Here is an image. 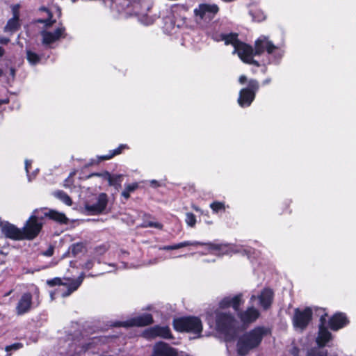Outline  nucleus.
I'll return each mask as SVG.
<instances>
[{
  "instance_id": "1",
  "label": "nucleus",
  "mask_w": 356,
  "mask_h": 356,
  "mask_svg": "<svg viewBox=\"0 0 356 356\" xmlns=\"http://www.w3.org/2000/svg\"><path fill=\"white\" fill-rule=\"evenodd\" d=\"M86 270L79 273L76 277H70L65 275L63 278L55 277L51 280L47 281L48 285L53 286L58 285V288L56 289L55 293L51 292L50 296L51 300H54V296H60L62 298L69 296L74 291H76L81 284L83 279L86 277H95L100 275H103L104 272H93L90 271L93 268H86Z\"/></svg>"
},
{
  "instance_id": "2",
  "label": "nucleus",
  "mask_w": 356,
  "mask_h": 356,
  "mask_svg": "<svg viewBox=\"0 0 356 356\" xmlns=\"http://www.w3.org/2000/svg\"><path fill=\"white\" fill-rule=\"evenodd\" d=\"M269 333V330L263 326H258L245 332L238 339L236 351L238 355L245 356L250 351L256 349L261 344L264 337Z\"/></svg>"
},
{
  "instance_id": "3",
  "label": "nucleus",
  "mask_w": 356,
  "mask_h": 356,
  "mask_svg": "<svg viewBox=\"0 0 356 356\" xmlns=\"http://www.w3.org/2000/svg\"><path fill=\"white\" fill-rule=\"evenodd\" d=\"M188 246H206L208 248V250L222 254H229V252L231 251V247L228 244L218 243L216 242L204 243L197 241H185L173 245H164L160 248V250L165 251H170L178 250Z\"/></svg>"
},
{
  "instance_id": "4",
  "label": "nucleus",
  "mask_w": 356,
  "mask_h": 356,
  "mask_svg": "<svg viewBox=\"0 0 356 356\" xmlns=\"http://www.w3.org/2000/svg\"><path fill=\"white\" fill-rule=\"evenodd\" d=\"M216 330L227 337L235 334L236 319L229 312L216 309L215 312Z\"/></svg>"
},
{
  "instance_id": "5",
  "label": "nucleus",
  "mask_w": 356,
  "mask_h": 356,
  "mask_svg": "<svg viewBox=\"0 0 356 356\" xmlns=\"http://www.w3.org/2000/svg\"><path fill=\"white\" fill-rule=\"evenodd\" d=\"M40 211L35 209L26 221L22 229L24 240L31 241L39 235L43 227V222L40 221Z\"/></svg>"
},
{
  "instance_id": "6",
  "label": "nucleus",
  "mask_w": 356,
  "mask_h": 356,
  "mask_svg": "<svg viewBox=\"0 0 356 356\" xmlns=\"http://www.w3.org/2000/svg\"><path fill=\"white\" fill-rule=\"evenodd\" d=\"M174 328L179 332H187L200 337L202 331V324L197 317H183L173 321Z\"/></svg>"
},
{
  "instance_id": "7",
  "label": "nucleus",
  "mask_w": 356,
  "mask_h": 356,
  "mask_svg": "<svg viewBox=\"0 0 356 356\" xmlns=\"http://www.w3.org/2000/svg\"><path fill=\"white\" fill-rule=\"evenodd\" d=\"M259 90V83L256 79H250L246 88H242L239 92L238 104L241 107H248L254 100L256 93Z\"/></svg>"
},
{
  "instance_id": "8",
  "label": "nucleus",
  "mask_w": 356,
  "mask_h": 356,
  "mask_svg": "<svg viewBox=\"0 0 356 356\" xmlns=\"http://www.w3.org/2000/svg\"><path fill=\"white\" fill-rule=\"evenodd\" d=\"M313 312L311 307L296 308L292 318L293 326L296 331H304L312 319Z\"/></svg>"
},
{
  "instance_id": "9",
  "label": "nucleus",
  "mask_w": 356,
  "mask_h": 356,
  "mask_svg": "<svg viewBox=\"0 0 356 356\" xmlns=\"http://www.w3.org/2000/svg\"><path fill=\"white\" fill-rule=\"evenodd\" d=\"M97 339H93L92 343L81 342V338L79 336V333L77 332L74 334H69L65 343L69 348L68 353L73 356V353L79 355L82 352L86 351L90 348V346L92 343H95Z\"/></svg>"
},
{
  "instance_id": "10",
  "label": "nucleus",
  "mask_w": 356,
  "mask_h": 356,
  "mask_svg": "<svg viewBox=\"0 0 356 356\" xmlns=\"http://www.w3.org/2000/svg\"><path fill=\"white\" fill-rule=\"evenodd\" d=\"M153 323V317L149 314H143L137 316L126 321H119L113 323V325L115 327H143L147 326Z\"/></svg>"
},
{
  "instance_id": "11",
  "label": "nucleus",
  "mask_w": 356,
  "mask_h": 356,
  "mask_svg": "<svg viewBox=\"0 0 356 356\" xmlns=\"http://www.w3.org/2000/svg\"><path fill=\"white\" fill-rule=\"evenodd\" d=\"M278 49V47L275 46L272 41L269 40L268 37L265 35H261L254 42L255 56H260L264 52H266L268 54H273Z\"/></svg>"
},
{
  "instance_id": "12",
  "label": "nucleus",
  "mask_w": 356,
  "mask_h": 356,
  "mask_svg": "<svg viewBox=\"0 0 356 356\" xmlns=\"http://www.w3.org/2000/svg\"><path fill=\"white\" fill-rule=\"evenodd\" d=\"M274 297V293L269 288L264 289L258 295H252L250 299V304H254L256 300H258V305L264 310L268 309L272 305Z\"/></svg>"
},
{
  "instance_id": "13",
  "label": "nucleus",
  "mask_w": 356,
  "mask_h": 356,
  "mask_svg": "<svg viewBox=\"0 0 356 356\" xmlns=\"http://www.w3.org/2000/svg\"><path fill=\"white\" fill-rule=\"evenodd\" d=\"M2 234L7 238L13 241L24 240L22 229L18 228L15 225L6 221L0 224Z\"/></svg>"
},
{
  "instance_id": "14",
  "label": "nucleus",
  "mask_w": 356,
  "mask_h": 356,
  "mask_svg": "<svg viewBox=\"0 0 356 356\" xmlns=\"http://www.w3.org/2000/svg\"><path fill=\"white\" fill-rule=\"evenodd\" d=\"M65 27L60 26L56 29L54 31H43L42 33V44L45 46H50L51 44L56 42L61 38H65L67 33L65 32Z\"/></svg>"
},
{
  "instance_id": "15",
  "label": "nucleus",
  "mask_w": 356,
  "mask_h": 356,
  "mask_svg": "<svg viewBox=\"0 0 356 356\" xmlns=\"http://www.w3.org/2000/svg\"><path fill=\"white\" fill-rule=\"evenodd\" d=\"M218 10V6L215 4L202 3L194 10V13L195 16L200 17L201 19L211 20L214 18Z\"/></svg>"
},
{
  "instance_id": "16",
  "label": "nucleus",
  "mask_w": 356,
  "mask_h": 356,
  "mask_svg": "<svg viewBox=\"0 0 356 356\" xmlns=\"http://www.w3.org/2000/svg\"><path fill=\"white\" fill-rule=\"evenodd\" d=\"M107 204V195L105 193H102L98 195L95 203H86L85 208L90 214L97 215L102 213L105 210Z\"/></svg>"
},
{
  "instance_id": "17",
  "label": "nucleus",
  "mask_w": 356,
  "mask_h": 356,
  "mask_svg": "<svg viewBox=\"0 0 356 356\" xmlns=\"http://www.w3.org/2000/svg\"><path fill=\"white\" fill-rule=\"evenodd\" d=\"M250 305L245 310L240 311L237 314L243 325L254 323L260 316L259 311L254 307V304Z\"/></svg>"
},
{
  "instance_id": "18",
  "label": "nucleus",
  "mask_w": 356,
  "mask_h": 356,
  "mask_svg": "<svg viewBox=\"0 0 356 356\" xmlns=\"http://www.w3.org/2000/svg\"><path fill=\"white\" fill-rule=\"evenodd\" d=\"M40 214V220H43L44 218L55 221L60 225H66L68 223V218L65 214L54 209H47L46 208L41 209L39 210Z\"/></svg>"
},
{
  "instance_id": "19",
  "label": "nucleus",
  "mask_w": 356,
  "mask_h": 356,
  "mask_svg": "<svg viewBox=\"0 0 356 356\" xmlns=\"http://www.w3.org/2000/svg\"><path fill=\"white\" fill-rule=\"evenodd\" d=\"M320 321L321 324L319 325L318 333L316 339V342L319 347H323L332 339V334L325 326L326 321L325 316H322Z\"/></svg>"
},
{
  "instance_id": "20",
  "label": "nucleus",
  "mask_w": 356,
  "mask_h": 356,
  "mask_svg": "<svg viewBox=\"0 0 356 356\" xmlns=\"http://www.w3.org/2000/svg\"><path fill=\"white\" fill-rule=\"evenodd\" d=\"M233 54H237L240 59L245 63V60H248L252 56L254 55V48L244 42L241 41L235 47L233 51Z\"/></svg>"
},
{
  "instance_id": "21",
  "label": "nucleus",
  "mask_w": 356,
  "mask_h": 356,
  "mask_svg": "<svg viewBox=\"0 0 356 356\" xmlns=\"http://www.w3.org/2000/svg\"><path fill=\"white\" fill-rule=\"evenodd\" d=\"M32 306V295L27 292L24 293L19 299L16 305V313L17 315H23L28 313Z\"/></svg>"
},
{
  "instance_id": "22",
  "label": "nucleus",
  "mask_w": 356,
  "mask_h": 356,
  "mask_svg": "<svg viewBox=\"0 0 356 356\" xmlns=\"http://www.w3.org/2000/svg\"><path fill=\"white\" fill-rule=\"evenodd\" d=\"M144 335L147 338L160 337L164 339L172 337L170 330L168 326L156 325L145 331Z\"/></svg>"
},
{
  "instance_id": "23",
  "label": "nucleus",
  "mask_w": 356,
  "mask_h": 356,
  "mask_svg": "<svg viewBox=\"0 0 356 356\" xmlns=\"http://www.w3.org/2000/svg\"><path fill=\"white\" fill-rule=\"evenodd\" d=\"M177 354L175 348L165 342L160 341L154 345L152 356H177Z\"/></svg>"
},
{
  "instance_id": "24",
  "label": "nucleus",
  "mask_w": 356,
  "mask_h": 356,
  "mask_svg": "<svg viewBox=\"0 0 356 356\" xmlns=\"http://www.w3.org/2000/svg\"><path fill=\"white\" fill-rule=\"evenodd\" d=\"M348 323V321L345 314L337 313L330 319L329 325L331 330L337 331L346 326Z\"/></svg>"
},
{
  "instance_id": "25",
  "label": "nucleus",
  "mask_w": 356,
  "mask_h": 356,
  "mask_svg": "<svg viewBox=\"0 0 356 356\" xmlns=\"http://www.w3.org/2000/svg\"><path fill=\"white\" fill-rule=\"evenodd\" d=\"M129 148L127 144H120L117 148L111 150L108 154L99 156L98 159L99 161L111 159L115 156L122 154L123 150L128 149Z\"/></svg>"
},
{
  "instance_id": "26",
  "label": "nucleus",
  "mask_w": 356,
  "mask_h": 356,
  "mask_svg": "<svg viewBox=\"0 0 356 356\" xmlns=\"http://www.w3.org/2000/svg\"><path fill=\"white\" fill-rule=\"evenodd\" d=\"M123 177V175L121 174H111L107 180L108 186H113L118 191L122 187Z\"/></svg>"
},
{
  "instance_id": "27",
  "label": "nucleus",
  "mask_w": 356,
  "mask_h": 356,
  "mask_svg": "<svg viewBox=\"0 0 356 356\" xmlns=\"http://www.w3.org/2000/svg\"><path fill=\"white\" fill-rule=\"evenodd\" d=\"M21 24L19 19H17L16 15L15 17H12L8 20L6 25L4 27V31L6 32L15 33L20 29Z\"/></svg>"
},
{
  "instance_id": "28",
  "label": "nucleus",
  "mask_w": 356,
  "mask_h": 356,
  "mask_svg": "<svg viewBox=\"0 0 356 356\" xmlns=\"http://www.w3.org/2000/svg\"><path fill=\"white\" fill-rule=\"evenodd\" d=\"M241 40L238 39V34L237 33H225L224 42L225 45H232L234 47V49L235 47H236Z\"/></svg>"
},
{
  "instance_id": "29",
  "label": "nucleus",
  "mask_w": 356,
  "mask_h": 356,
  "mask_svg": "<svg viewBox=\"0 0 356 356\" xmlns=\"http://www.w3.org/2000/svg\"><path fill=\"white\" fill-rule=\"evenodd\" d=\"M244 302L243 294L238 293L234 296H231V307L238 314L240 312V307Z\"/></svg>"
},
{
  "instance_id": "30",
  "label": "nucleus",
  "mask_w": 356,
  "mask_h": 356,
  "mask_svg": "<svg viewBox=\"0 0 356 356\" xmlns=\"http://www.w3.org/2000/svg\"><path fill=\"white\" fill-rule=\"evenodd\" d=\"M26 60L31 65H36L41 61V57L34 51L26 49Z\"/></svg>"
},
{
  "instance_id": "31",
  "label": "nucleus",
  "mask_w": 356,
  "mask_h": 356,
  "mask_svg": "<svg viewBox=\"0 0 356 356\" xmlns=\"http://www.w3.org/2000/svg\"><path fill=\"white\" fill-rule=\"evenodd\" d=\"M54 195L67 206H71L73 203L72 198L63 191H56Z\"/></svg>"
},
{
  "instance_id": "32",
  "label": "nucleus",
  "mask_w": 356,
  "mask_h": 356,
  "mask_svg": "<svg viewBox=\"0 0 356 356\" xmlns=\"http://www.w3.org/2000/svg\"><path fill=\"white\" fill-rule=\"evenodd\" d=\"M138 187L139 185L136 182L128 184L126 186L124 190L122 192V196H123L125 200H128L130 197V193L134 192Z\"/></svg>"
},
{
  "instance_id": "33",
  "label": "nucleus",
  "mask_w": 356,
  "mask_h": 356,
  "mask_svg": "<svg viewBox=\"0 0 356 356\" xmlns=\"http://www.w3.org/2000/svg\"><path fill=\"white\" fill-rule=\"evenodd\" d=\"M250 15L252 16V20L257 22H262L266 19L264 13L259 9L251 10Z\"/></svg>"
},
{
  "instance_id": "34",
  "label": "nucleus",
  "mask_w": 356,
  "mask_h": 356,
  "mask_svg": "<svg viewBox=\"0 0 356 356\" xmlns=\"http://www.w3.org/2000/svg\"><path fill=\"white\" fill-rule=\"evenodd\" d=\"M109 247L110 245L108 243L97 245L93 250V253L95 255L102 256L107 252V250L109 249Z\"/></svg>"
},
{
  "instance_id": "35",
  "label": "nucleus",
  "mask_w": 356,
  "mask_h": 356,
  "mask_svg": "<svg viewBox=\"0 0 356 356\" xmlns=\"http://www.w3.org/2000/svg\"><path fill=\"white\" fill-rule=\"evenodd\" d=\"M141 227H145V228L154 227V228H156L158 229L161 230L163 228V225L159 222H153V221L145 220L143 221V222L142 223Z\"/></svg>"
},
{
  "instance_id": "36",
  "label": "nucleus",
  "mask_w": 356,
  "mask_h": 356,
  "mask_svg": "<svg viewBox=\"0 0 356 356\" xmlns=\"http://www.w3.org/2000/svg\"><path fill=\"white\" fill-rule=\"evenodd\" d=\"M210 208L213 213H218L219 211H225V205L223 202L214 201L210 204Z\"/></svg>"
},
{
  "instance_id": "37",
  "label": "nucleus",
  "mask_w": 356,
  "mask_h": 356,
  "mask_svg": "<svg viewBox=\"0 0 356 356\" xmlns=\"http://www.w3.org/2000/svg\"><path fill=\"white\" fill-rule=\"evenodd\" d=\"M22 348H23V344L22 343H15L13 344L6 346L5 350L7 353V355L10 356L12 355V352L19 350Z\"/></svg>"
},
{
  "instance_id": "38",
  "label": "nucleus",
  "mask_w": 356,
  "mask_h": 356,
  "mask_svg": "<svg viewBox=\"0 0 356 356\" xmlns=\"http://www.w3.org/2000/svg\"><path fill=\"white\" fill-rule=\"evenodd\" d=\"M327 350H321L318 348H314L307 352V356H327Z\"/></svg>"
},
{
  "instance_id": "39",
  "label": "nucleus",
  "mask_w": 356,
  "mask_h": 356,
  "mask_svg": "<svg viewBox=\"0 0 356 356\" xmlns=\"http://www.w3.org/2000/svg\"><path fill=\"white\" fill-rule=\"evenodd\" d=\"M84 248L85 245L83 243H76L71 246V252L74 256H76L82 252Z\"/></svg>"
},
{
  "instance_id": "40",
  "label": "nucleus",
  "mask_w": 356,
  "mask_h": 356,
  "mask_svg": "<svg viewBox=\"0 0 356 356\" xmlns=\"http://www.w3.org/2000/svg\"><path fill=\"white\" fill-rule=\"evenodd\" d=\"M185 221L188 226L193 227L197 222L195 215L191 212L186 213Z\"/></svg>"
},
{
  "instance_id": "41",
  "label": "nucleus",
  "mask_w": 356,
  "mask_h": 356,
  "mask_svg": "<svg viewBox=\"0 0 356 356\" xmlns=\"http://www.w3.org/2000/svg\"><path fill=\"white\" fill-rule=\"evenodd\" d=\"M219 307L220 309H227L231 307V296L223 298L219 302Z\"/></svg>"
},
{
  "instance_id": "42",
  "label": "nucleus",
  "mask_w": 356,
  "mask_h": 356,
  "mask_svg": "<svg viewBox=\"0 0 356 356\" xmlns=\"http://www.w3.org/2000/svg\"><path fill=\"white\" fill-rule=\"evenodd\" d=\"M111 175V173H110L108 171L104 170V171H103L102 172H93V173H91L88 176V177H99L102 178L104 180H106L107 181Z\"/></svg>"
},
{
  "instance_id": "43",
  "label": "nucleus",
  "mask_w": 356,
  "mask_h": 356,
  "mask_svg": "<svg viewBox=\"0 0 356 356\" xmlns=\"http://www.w3.org/2000/svg\"><path fill=\"white\" fill-rule=\"evenodd\" d=\"M291 201L286 200L280 204V209L282 210L280 213H291V211L289 210V207Z\"/></svg>"
},
{
  "instance_id": "44",
  "label": "nucleus",
  "mask_w": 356,
  "mask_h": 356,
  "mask_svg": "<svg viewBox=\"0 0 356 356\" xmlns=\"http://www.w3.org/2000/svg\"><path fill=\"white\" fill-rule=\"evenodd\" d=\"M52 18L53 14L51 12H49L48 14V18L41 22L44 24L46 27L49 28L51 27L54 23H56V19H53Z\"/></svg>"
},
{
  "instance_id": "45",
  "label": "nucleus",
  "mask_w": 356,
  "mask_h": 356,
  "mask_svg": "<svg viewBox=\"0 0 356 356\" xmlns=\"http://www.w3.org/2000/svg\"><path fill=\"white\" fill-rule=\"evenodd\" d=\"M225 33H215L212 35V39L216 42L224 41Z\"/></svg>"
},
{
  "instance_id": "46",
  "label": "nucleus",
  "mask_w": 356,
  "mask_h": 356,
  "mask_svg": "<svg viewBox=\"0 0 356 356\" xmlns=\"http://www.w3.org/2000/svg\"><path fill=\"white\" fill-rule=\"evenodd\" d=\"M254 56H252L248 60H245V63L253 65L256 67H260V63L254 59Z\"/></svg>"
},
{
  "instance_id": "47",
  "label": "nucleus",
  "mask_w": 356,
  "mask_h": 356,
  "mask_svg": "<svg viewBox=\"0 0 356 356\" xmlns=\"http://www.w3.org/2000/svg\"><path fill=\"white\" fill-rule=\"evenodd\" d=\"M254 252V250L252 248L245 249L243 250L242 254L243 255H245L248 259H250L251 255L253 254Z\"/></svg>"
},
{
  "instance_id": "48",
  "label": "nucleus",
  "mask_w": 356,
  "mask_h": 356,
  "mask_svg": "<svg viewBox=\"0 0 356 356\" xmlns=\"http://www.w3.org/2000/svg\"><path fill=\"white\" fill-rule=\"evenodd\" d=\"M13 17H15V15H16V16L17 17V19H19V12L18 6L13 8Z\"/></svg>"
},
{
  "instance_id": "49",
  "label": "nucleus",
  "mask_w": 356,
  "mask_h": 356,
  "mask_svg": "<svg viewBox=\"0 0 356 356\" xmlns=\"http://www.w3.org/2000/svg\"><path fill=\"white\" fill-rule=\"evenodd\" d=\"M238 81L241 84H244L247 81V77L245 75L240 76Z\"/></svg>"
},
{
  "instance_id": "50",
  "label": "nucleus",
  "mask_w": 356,
  "mask_h": 356,
  "mask_svg": "<svg viewBox=\"0 0 356 356\" xmlns=\"http://www.w3.org/2000/svg\"><path fill=\"white\" fill-rule=\"evenodd\" d=\"M10 42L9 38H1L0 43L3 44H7Z\"/></svg>"
},
{
  "instance_id": "51",
  "label": "nucleus",
  "mask_w": 356,
  "mask_h": 356,
  "mask_svg": "<svg viewBox=\"0 0 356 356\" xmlns=\"http://www.w3.org/2000/svg\"><path fill=\"white\" fill-rule=\"evenodd\" d=\"M9 103V99L8 98H6V99H0V106L1 104H7Z\"/></svg>"
},
{
  "instance_id": "52",
  "label": "nucleus",
  "mask_w": 356,
  "mask_h": 356,
  "mask_svg": "<svg viewBox=\"0 0 356 356\" xmlns=\"http://www.w3.org/2000/svg\"><path fill=\"white\" fill-rule=\"evenodd\" d=\"M53 252H54V250L53 249H49L44 254L47 255V256H51L53 254Z\"/></svg>"
},
{
  "instance_id": "53",
  "label": "nucleus",
  "mask_w": 356,
  "mask_h": 356,
  "mask_svg": "<svg viewBox=\"0 0 356 356\" xmlns=\"http://www.w3.org/2000/svg\"><path fill=\"white\" fill-rule=\"evenodd\" d=\"M270 81H271V79L270 78H267V79H266L265 80L263 81L262 84L263 85H267V84L270 83Z\"/></svg>"
},
{
  "instance_id": "54",
  "label": "nucleus",
  "mask_w": 356,
  "mask_h": 356,
  "mask_svg": "<svg viewBox=\"0 0 356 356\" xmlns=\"http://www.w3.org/2000/svg\"><path fill=\"white\" fill-rule=\"evenodd\" d=\"M5 54L4 49L0 46V57L3 56Z\"/></svg>"
},
{
  "instance_id": "55",
  "label": "nucleus",
  "mask_w": 356,
  "mask_h": 356,
  "mask_svg": "<svg viewBox=\"0 0 356 356\" xmlns=\"http://www.w3.org/2000/svg\"><path fill=\"white\" fill-rule=\"evenodd\" d=\"M31 166V163H29L28 161L25 163V168L27 172H29V168Z\"/></svg>"
},
{
  "instance_id": "56",
  "label": "nucleus",
  "mask_w": 356,
  "mask_h": 356,
  "mask_svg": "<svg viewBox=\"0 0 356 356\" xmlns=\"http://www.w3.org/2000/svg\"><path fill=\"white\" fill-rule=\"evenodd\" d=\"M292 354L294 355V356H298V351L296 350H294L293 352H292Z\"/></svg>"
},
{
  "instance_id": "57",
  "label": "nucleus",
  "mask_w": 356,
  "mask_h": 356,
  "mask_svg": "<svg viewBox=\"0 0 356 356\" xmlns=\"http://www.w3.org/2000/svg\"><path fill=\"white\" fill-rule=\"evenodd\" d=\"M10 71H11V74L14 75L15 72V69L11 68Z\"/></svg>"
},
{
  "instance_id": "58",
  "label": "nucleus",
  "mask_w": 356,
  "mask_h": 356,
  "mask_svg": "<svg viewBox=\"0 0 356 356\" xmlns=\"http://www.w3.org/2000/svg\"><path fill=\"white\" fill-rule=\"evenodd\" d=\"M3 74V72L2 70V69L0 68V77L2 76Z\"/></svg>"
},
{
  "instance_id": "59",
  "label": "nucleus",
  "mask_w": 356,
  "mask_h": 356,
  "mask_svg": "<svg viewBox=\"0 0 356 356\" xmlns=\"http://www.w3.org/2000/svg\"><path fill=\"white\" fill-rule=\"evenodd\" d=\"M10 293H11V291H9V292L6 294V296H8L9 294H10Z\"/></svg>"
}]
</instances>
